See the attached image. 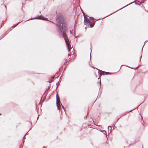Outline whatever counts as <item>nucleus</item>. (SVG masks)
Returning <instances> with one entry per match:
<instances>
[{
	"mask_svg": "<svg viewBox=\"0 0 148 148\" xmlns=\"http://www.w3.org/2000/svg\"><path fill=\"white\" fill-rule=\"evenodd\" d=\"M90 24H91V23L90 24H88V23H87V24H86V23H85V24H86V25H90V27L92 28L94 26V24H92L91 25Z\"/></svg>",
	"mask_w": 148,
	"mask_h": 148,
	"instance_id": "obj_6",
	"label": "nucleus"
},
{
	"mask_svg": "<svg viewBox=\"0 0 148 148\" xmlns=\"http://www.w3.org/2000/svg\"><path fill=\"white\" fill-rule=\"evenodd\" d=\"M92 51V50H91V52Z\"/></svg>",
	"mask_w": 148,
	"mask_h": 148,
	"instance_id": "obj_22",
	"label": "nucleus"
},
{
	"mask_svg": "<svg viewBox=\"0 0 148 148\" xmlns=\"http://www.w3.org/2000/svg\"><path fill=\"white\" fill-rule=\"evenodd\" d=\"M24 138H25V137H24L23 138V139H24Z\"/></svg>",
	"mask_w": 148,
	"mask_h": 148,
	"instance_id": "obj_21",
	"label": "nucleus"
},
{
	"mask_svg": "<svg viewBox=\"0 0 148 148\" xmlns=\"http://www.w3.org/2000/svg\"><path fill=\"white\" fill-rule=\"evenodd\" d=\"M39 115H38V117L37 118V119H38V118H39Z\"/></svg>",
	"mask_w": 148,
	"mask_h": 148,
	"instance_id": "obj_11",
	"label": "nucleus"
},
{
	"mask_svg": "<svg viewBox=\"0 0 148 148\" xmlns=\"http://www.w3.org/2000/svg\"><path fill=\"white\" fill-rule=\"evenodd\" d=\"M29 20V19L27 20H26L25 21H28Z\"/></svg>",
	"mask_w": 148,
	"mask_h": 148,
	"instance_id": "obj_14",
	"label": "nucleus"
},
{
	"mask_svg": "<svg viewBox=\"0 0 148 148\" xmlns=\"http://www.w3.org/2000/svg\"><path fill=\"white\" fill-rule=\"evenodd\" d=\"M44 19L46 20L47 18H45L44 17H42L41 16H37L35 18H31V19Z\"/></svg>",
	"mask_w": 148,
	"mask_h": 148,
	"instance_id": "obj_4",
	"label": "nucleus"
},
{
	"mask_svg": "<svg viewBox=\"0 0 148 148\" xmlns=\"http://www.w3.org/2000/svg\"><path fill=\"white\" fill-rule=\"evenodd\" d=\"M70 54H68V55H69V56H70Z\"/></svg>",
	"mask_w": 148,
	"mask_h": 148,
	"instance_id": "obj_13",
	"label": "nucleus"
},
{
	"mask_svg": "<svg viewBox=\"0 0 148 148\" xmlns=\"http://www.w3.org/2000/svg\"><path fill=\"white\" fill-rule=\"evenodd\" d=\"M135 1H134V2ZM134 3V2H132L131 3H130V4H128V5H126V6H125V7H123V8H121L120 10L121 9H123V8H124L125 7H126V6H128V5H130V4H132V3Z\"/></svg>",
	"mask_w": 148,
	"mask_h": 148,
	"instance_id": "obj_8",
	"label": "nucleus"
},
{
	"mask_svg": "<svg viewBox=\"0 0 148 148\" xmlns=\"http://www.w3.org/2000/svg\"><path fill=\"white\" fill-rule=\"evenodd\" d=\"M141 57H142V56H141L140 57V60H141Z\"/></svg>",
	"mask_w": 148,
	"mask_h": 148,
	"instance_id": "obj_12",
	"label": "nucleus"
},
{
	"mask_svg": "<svg viewBox=\"0 0 148 148\" xmlns=\"http://www.w3.org/2000/svg\"><path fill=\"white\" fill-rule=\"evenodd\" d=\"M24 138H25V137H24L23 138V139H24Z\"/></svg>",
	"mask_w": 148,
	"mask_h": 148,
	"instance_id": "obj_19",
	"label": "nucleus"
},
{
	"mask_svg": "<svg viewBox=\"0 0 148 148\" xmlns=\"http://www.w3.org/2000/svg\"><path fill=\"white\" fill-rule=\"evenodd\" d=\"M103 131V130H101V132H102V131Z\"/></svg>",
	"mask_w": 148,
	"mask_h": 148,
	"instance_id": "obj_16",
	"label": "nucleus"
},
{
	"mask_svg": "<svg viewBox=\"0 0 148 148\" xmlns=\"http://www.w3.org/2000/svg\"><path fill=\"white\" fill-rule=\"evenodd\" d=\"M109 73H110L109 72H107L103 71H101V72L100 74H101V75L102 74L103 75H107V74H108Z\"/></svg>",
	"mask_w": 148,
	"mask_h": 148,
	"instance_id": "obj_5",
	"label": "nucleus"
},
{
	"mask_svg": "<svg viewBox=\"0 0 148 148\" xmlns=\"http://www.w3.org/2000/svg\"><path fill=\"white\" fill-rule=\"evenodd\" d=\"M109 127H110V128L111 127V126H108V128L109 129Z\"/></svg>",
	"mask_w": 148,
	"mask_h": 148,
	"instance_id": "obj_10",
	"label": "nucleus"
},
{
	"mask_svg": "<svg viewBox=\"0 0 148 148\" xmlns=\"http://www.w3.org/2000/svg\"><path fill=\"white\" fill-rule=\"evenodd\" d=\"M58 27L57 31L61 37H63L65 40L68 50L70 52L71 44L69 40L66 38V24L64 22V18L62 15L60 14H58L56 17V24Z\"/></svg>",
	"mask_w": 148,
	"mask_h": 148,
	"instance_id": "obj_1",
	"label": "nucleus"
},
{
	"mask_svg": "<svg viewBox=\"0 0 148 148\" xmlns=\"http://www.w3.org/2000/svg\"><path fill=\"white\" fill-rule=\"evenodd\" d=\"M103 131V133L104 134H105L106 133V131Z\"/></svg>",
	"mask_w": 148,
	"mask_h": 148,
	"instance_id": "obj_9",
	"label": "nucleus"
},
{
	"mask_svg": "<svg viewBox=\"0 0 148 148\" xmlns=\"http://www.w3.org/2000/svg\"><path fill=\"white\" fill-rule=\"evenodd\" d=\"M21 21H20V22H18L16 24V25H15L14 26H12V28H14L16 26H17L18 25V24L20 23L21 22Z\"/></svg>",
	"mask_w": 148,
	"mask_h": 148,
	"instance_id": "obj_7",
	"label": "nucleus"
},
{
	"mask_svg": "<svg viewBox=\"0 0 148 148\" xmlns=\"http://www.w3.org/2000/svg\"><path fill=\"white\" fill-rule=\"evenodd\" d=\"M83 13L84 18V22L85 23H86V24L88 23L89 24H90L92 22H93L94 21V18L89 17V18H88L87 17H86L85 14L84 12Z\"/></svg>",
	"mask_w": 148,
	"mask_h": 148,
	"instance_id": "obj_2",
	"label": "nucleus"
},
{
	"mask_svg": "<svg viewBox=\"0 0 148 148\" xmlns=\"http://www.w3.org/2000/svg\"><path fill=\"white\" fill-rule=\"evenodd\" d=\"M99 84H100V85L101 86V83H100L99 82Z\"/></svg>",
	"mask_w": 148,
	"mask_h": 148,
	"instance_id": "obj_15",
	"label": "nucleus"
},
{
	"mask_svg": "<svg viewBox=\"0 0 148 148\" xmlns=\"http://www.w3.org/2000/svg\"><path fill=\"white\" fill-rule=\"evenodd\" d=\"M56 104L58 109L59 110H60L61 105H62V108H63V107L62 106L61 102L60 101L58 95H56Z\"/></svg>",
	"mask_w": 148,
	"mask_h": 148,
	"instance_id": "obj_3",
	"label": "nucleus"
},
{
	"mask_svg": "<svg viewBox=\"0 0 148 148\" xmlns=\"http://www.w3.org/2000/svg\"><path fill=\"white\" fill-rule=\"evenodd\" d=\"M5 8H6V6H5Z\"/></svg>",
	"mask_w": 148,
	"mask_h": 148,
	"instance_id": "obj_18",
	"label": "nucleus"
},
{
	"mask_svg": "<svg viewBox=\"0 0 148 148\" xmlns=\"http://www.w3.org/2000/svg\"><path fill=\"white\" fill-rule=\"evenodd\" d=\"M143 47L142 48V50H143Z\"/></svg>",
	"mask_w": 148,
	"mask_h": 148,
	"instance_id": "obj_17",
	"label": "nucleus"
},
{
	"mask_svg": "<svg viewBox=\"0 0 148 148\" xmlns=\"http://www.w3.org/2000/svg\"><path fill=\"white\" fill-rule=\"evenodd\" d=\"M24 138H25V137H24L23 138V139H24Z\"/></svg>",
	"mask_w": 148,
	"mask_h": 148,
	"instance_id": "obj_20",
	"label": "nucleus"
}]
</instances>
